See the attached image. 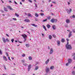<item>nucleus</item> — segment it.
Masks as SVG:
<instances>
[{
  "label": "nucleus",
  "mask_w": 75,
  "mask_h": 75,
  "mask_svg": "<svg viewBox=\"0 0 75 75\" xmlns=\"http://www.w3.org/2000/svg\"><path fill=\"white\" fill-rule=\"evenodd\" d=\"M66 48L67 50H70L72 49L71 45L69 44V42H67L66 45Z\"/></svg>",
  "instance_id": "obj_1"
},
{
  "label": "nucleus",
  "mask_w": 75,
  "mask_h": 75,
  "mask_svg": "<svg viewBox=\"0 0 75 75\" xmlns=\"http://www.w3.org/2000/svg\"><path fill=\"white\" fill-rule=\"evenodd\" d=\"M51 22L52 23H57V20L56 19H52L51 20Z\"/></svg>",
  "instance_id": "obj_2"
},
{
  "label": "nucleus",
  "mask_w": 75,
  "mask_h": 75,
  "mask_svg": "<svg viewBox=\"0 0 75 75\" xmlns=\"http://www.w3.org/2000/svg\"><path fill=\"white\" fill-rule=\"evenodd\" d=\"M21 36L23 37V38L24 39L25 41L24 42H25L26 41V38L27 37V36L25 34L22 35Z\"/></svg>",
  "instance_id": "obj_3"
},
{
  "label": "nucleus",
  "mask_w": 75,
  "mask_h": 75,
  "mask_svg": "<svg viewBox=\"0 0 75 75\" xmlns=\"http://www.w3.org/2000/svg\"><path fill=\"white\" fill-rule=\"evenodd\" d=\"M54 52V49L52 48H51L50 50V54H53V52Z\"/></svg>",
  "instance_id": "obj_4"
},
{
  "label": "nucleus",
  "mask_w": 75,
  "mask_h": 75,
  "mask_svg": "<svg viewBox=\"0 0 75 75\" xmlns=\"http://www.w3.org/2000/svg\"><path fill=\"white\" fill-rule=\"evenodd\" d=\"M66 11L68 14H70V13H71V12L72 11V9H69V10L68 9H67L66 10Z\"/></svg>",
  "instance_id": "obj_5"
},
{
  "label": "nucleus",
  "mask_w": 75,
  "mask_h": 75,
  "mask_svg": "<svg viewBox=\"0 0 75 75\" xmlns=\"http://www.w3.org/2000/svg\"><path fill=\"white\" fill-rule=\"evenodd\" d=\"M31 68V65L29 64L28 68V71H30V69Z\"/></svg>",
  "instance_id": "obj_6"
},
{
  "label": "nucleus",
  "mask_w": 75,
  "mask_h": 75,
  "mask_svg": "<svg viewBox=\"0 0 75 75\" xmlns=\"http://www.w3.org/2000/svg\"><path fill=\"white\" fill-rule=\"evenodd\" d=\"M57 45L58 46H59V45H60V44H61L60 41L59 40H57Z\"/></svg>",
  "instance_id": "obj_7"
},
{
  "label": "nucleus",
  "mask_w": 75,
  "mask_h": 75,
  "mask_svg": "<svg viewBox=\"0 0 75 75\" xmlns=\"http://www.w3.org/2000/svg\"><path fill=\"white\" fill-rule=\"evenodd\" d=\"M50 68L48 67L46 69V72L48 73V72H49V71H50Z\"/></svg>",
  "instance_id": "obj_8"
},
{
  "label": "nucleus",
  "mask_w": 75,
  "mask_h": 75,
  "mask_svg": "<svg viewBox=\"0 0 75 75\" xmlns=\"http://www.w3.org/2000/svg\"><path fill=\"white\" fill-rule=\"evenodd\" d=\"M7 7H8V8H9V9H10V10H13V8H11V7L10 6H7Z\"/></svg>",
  "instance_id": "obj_9"
},
{
  "label": "nucleus",
  "mask_w": 75,
  "mask_h": 75,
  "mask_svg": "<svg viewBox=\"0 0 75 75\" xmlns=\"http://www.w3.org/2000/svg\"><path fill=\"white\" fill-rule=\"evenodd\" d=\"M49 61H50V59H47L45 62L46 65H47V64H48Z\"/></svg>",
  "instance_id": "obj_10"
},
{
  "label": "nucleus",
  "mask_w": 75,
  "mask_h": 75,
  "mask_svg": "<svg viewBox=\"0 0 75 75\" xmlns=\"http://www.w3.org/2000/svg\"><path fill=\"white\" fill-rule=\"evenodd\" d=\"M72 62V60L70 59H68V63L69 64H71Z\"/></svg>",
  "instance_id": "obj_11"
},
{
  "label": "nucleus",
  "mask_w": 75,
  "mask_h": 75,
  "mask_svg": "<svg viewBox=\"0 0 75 75\" xmlns=\"http://www.w3.org/2000/svg\"><path fill=\"white\" fill-rule=\"evenodd\" d=\"M72 36V31L70 32V33L69 34V38H70Z\"/></svg>",
  "instance_id": "obj_12"
},
{
  "label": "nucleus",
  "mask_w": 75,
  "mask_h": 75,
  "mask_svg": "<svg viewBox=\"0 0 75 75\" xmlns=\"http://www.w3.org/2000/svg\"><path fill=\"white\" fill-rule=\"evenodd\" d=\"M2 40L4 43H6V39H5V38H2Z\"/></svg>",
  "instance_id": "obj_13"
},
{
  "label": "nucleus",
  "mask_w": 75,
  "mask_h": 75,
  "mask_svg": "<svg viewBox=\"0 0 75 75\" xmlns=\"http://www.w3.org/2000/svg\"><path fill=\"white\" fill-rule=\"evenodd\" d=\"M3 58L5 61H7V59L6 57L5 56H3Z\"/></svg>",
  "instance_id": "obj_14"
},
{
  "label": "nucleus",
  "mask_w": 75,
  "mask_h": 75,
  "mask_svg": "<svg viewBox=\"0 0 75 75\" xmlns=\"http://www.w3.org/2000/svg\"><path fill=\"white\" fill-rule=\"evenodd\" d=\"M52 28L53 30H56V26L55 25H53L52 26Z\"/></svg>",
  "instance_id": "obj_15"
},
{
  "label": "nucleus",
  "mask_w": 75,
  "mask_h": 75,
  "mask_svg": "<svg viewBox=\"0 0 75 75\" xmlns=\"http://www.w3.org/2000/svg\"><path fill=\"white\" fill-rule=\"evenodd\" d=\"M61 41L62 42H65V39L64 38H62L61 39Z\"/></svg>",
  "instance_id": "obj_16"
},
{
  "label": "nucleus",
  "mask_w": 75,
  "mask_h": 75,
  "mask_svg": "<svg viewBox=\"0 0 75 75\" xmlns=\"http://www.w3.org/2000/svg\"><path fill=\"white\" fill-rule=\"evenodd\" d=\"M25 22H27V23H29L30 22V21L28 19H26L25 20Z\"/></svg>",
  "instance_id": "obj_17"
},
{
  "label": "nucleus",
  "mask_w": 75,
  "mask_h": 75,
  "mask_svg": "<svg viewBox=\"0 0 75 75\" xmlns=\"http://www.w3.org/2000/svg\"><path fill=\"white\" fill-rule=\"evenodd\" d=\"M54 68V66H52L50 67V69H53Z\"/></svg>",
  "instance_id": "obj_18"
},
{
  "label": "nucleus",
  "mask_w": 75,
  "mask_h": 75,
  "mask_svg": "<svg viewBox=\"0 0 75 75\" xmlns=\"http://www.w3.org/2000/svg\"><path fill=\"white\" fill-rule=\"evenodd\" d=\"M66 22L67 23H69V22H70V21H69V19H67L66 20Z\"/></svg>",
  "instance_id": "obj_19"
},
{
  "label": "nucleus",
  "mask_w": 75,
  "mask_h": 75,
  "mask_svg": "<svg viewBox=\"0 0 75 75\" xmlns=\"http://www.w3.org/2000/svg\"><path fill=\"white\" fill-rule=\"evenodd\" d=\"M49 38L50 40H51V39H52V35H49Z\"/></svg>",
  "instance_id": "obj_20"
},
{
  "label": "nucleus",
  "mask_w": 75,
  "mask_h": 75,
  "mask_svg": "<svg viewBox=\"0 0 75 75\" xmlns=\"http://www.w3.org/2000/svg\"><path fill=\"white\" fill-rule=\"evenodd\" d=\"M47 27L48 28H50V27H51V25L48 24L47 25Z\"/></svg>",
  "instance_id": "obj_21"
},
{
  "label": "nucleus",
  "mask_w": 75,
  "mask_h": 75,
  "mask_svg": "<svg viewBox=\"0 0 75 75\" xmlns=\"http://www.w3.org/2000/svg\"><path fill=\"white\" fill-rule=\"evenodd\" d=\"M31 25H33V26H34V27H37V25H35V24H31Z\"/></svg>",
  "instance_id": "obj_22"
},
{
  "label": "nucleus",
  "mask_w": 75,
  "mask_h": 75,
  "mask_svg": "<svg viewBox=\"0 0 75 75\" xmlns=\"http://www.w3.org/2000/svg\"><path fill=\"white\" fill-rule=\"evenodd\" d=\"M28 17H32V16H31V15L30 13H28Z\"/></svg>",
  "instance_id": "obj_23"
},
{
  "label": "nucleus",
  "mask_w": 75,
  "mask_h": 75,
  "mask_svg": "<svg viewBox=\"0 0 75 75\" xmlns=\"http://www.w3.org/2000/svg\"><path fill=\"white\" fill-rule=\"evenodd\" d=\"M30 45L28 44H26V47H30Z\"/></svg>",
  "instance_id": "obj_24"
},
{
  "label": "nucleus",
  "mask_w": 75,
  "mask_h": 75,
  "mask_svg": "<svg viewBox=\"0 0 75 75\" xmlns=\"http://www.w3.org/2000/svg\"><path fill=\"white\" fill-rule=\"evenodd\" d=\"M73 75H75V71H73L71 72Z\"/></svg>",
  "instance_id": "obj_25"
},
{
  "label": "nucleus",
  "mask_w": 75,
  "mask_h": 75,
  "mask_svg": "<svg viewBox=\"0 0 75 75\" xmlns=\"http://www.w3.org/2000/svg\"><path fill=\"white\" fill-rule=\"evenodd\" d=\"M4 10L5 11H8L7 9L5 7L4 8Z\"/></svg>",
  "instance_id": "obj_26"
},
{
  "label": "nucleus",
  "mask_w": 75,
  "mask_h": 75,
  "mask_svg": "<svg viewBox=\"0 0 75 75\" xmlns=\"http://www.w3.org/2000/svg\"><path fill=\"white\" fill-rule=\"evenodd\" d=\"M43 28L45 29V31H47V29H46V28L45 27V26L44 25H43Z\"/></svg>",
  "instance_id": "obj_27"
},
{
  "label": "nucleus",
  "mask_w": 75,
  "mask_h": 75,
  "mask_svg": "<svg viewBox=\"0 0 75 75\" xmlns=\"http://www.w3.org/2000/svg\"><path fill=\"white\" fill-rule=\"evenodd\" d=\"M35 17H38V15L36 13H35Z\"/></svg>",
  "instance_id": "obj_28"
},
{
  "label": "nucleus",
  "mask_w": 75,
  "mask_h": 75,
  "mask_svg": "<svg viewBox=\"0 0 75 75\" xmlns=\"http://www.w3.org/2000/svg\"><path fill=\"white\" fill-rule=\"evenodd\" d=\"M71 55L72 57L75 55V53H73L71 54Z\"/></svg>",
  "instance_id": "obj_29"
},
{
  "label": "nucleus",
  "mask_w": 75,
  "mask_h": 75,
  "mask_svg": "<svg viewBox=\"0 0 75 75\" xmlns=\"http://www.w3.org/2000/svg\"><path fill=\"white\" fill-rule=\"evenodd\" d=\"M29 60H32V57L31 56L29 57Z\"/></svg>",
  "instance_id": "obj_30"
},
{
  "label": "nucleus",
  "mask_w": 75,
  "mask_h": 75,
  "mask_svg": "<svg viewBox=\"0 0 75 75\" xmlns=\"http://www.w3.org/2000/svg\"><path fill=\"white\" fill-rule=\"evenodd\" d=\"M22 57H25V54H23L22 55Z\"/></svg>",
  "instance_id": "obj_31"
},
{
  "label": "nucleus",
  "mask_w": 75,
  "mask_h": 75,
  "mask_svg": "<svg viewBox=\"0 0 75 75\" xmlns=\"http://www.w3.org/2000/svg\"><path fill=\"white\" fill-rule=\"evenodd\" d=\"M38 69V66H36L35 68V70H37Z\"/></svg>",
  "instance_id": "obj_32"
},
{
  "label": "nucleus",
  "mask_w": 75,
  "mask_h": 75,
  "mask_svg": "<svg viewBox=\"0 0 75 75\" xmlns=\"http://www.w3.org/2000/svg\"><path fill=\"white\" fill-rule=\"evenodd\" d=\"M47 21V19H46L45 20H44L42 21V22H45V21Z\"/></svg>",
  "instance_id": "obj_33"
},
{
  "label": "nucleus",
  "mask_w": 75,
  "mask_h": 75,
  "mask_svg": "<svg viewBox=\"0 0 75 75\" xmlns=\"http://www.w3.org/2000/svg\"><path fill=\"white\" fill-rule=\"evenodd\" d=\"M47 18L48 19V20H50V19H51V17L50 16L47 17Z\"/></svg>",
  "instance_id": "obj_34"
},
{
  "label": "nucleus",
  "mask_w": 75,
  "mask_h": 75,
  "mask_svg": "<svg viewBox=\"0 0 75 75\" xmlns=\"http://www.w3.org/2000/svg\"><path fill=\"white\" fill-rule=\"evenodd\" d=\"M15 15L16 16V17H18L19 16V15L16 13H15Z\"/></svg>",
  "instance_id": "obj_35"
},
{
  "label": "nucleus",
  "mask_w": 75,
  "mask_h": 75,
  "mask_svg": "<svg viewBox=\"0 0 75 75\" xmlns=\"http://www.w3.org/2000/svg\"><path fill=\"white\" fill-rule=\"evenodd\" d=\"M40 15L41 16H44V13H41Z\"/></svg>",
  "instance_id": "obj_36"
},
{
  "label": "nucleus",
  "mask_w": 75,
  "mask_h": 75,
  "mask_svg": "<svg viewBox=\"0 0 75 75\" xmlns=\"http://www.w3.org/2000/svg\"><path fill=\"white\" fill-rule=\"evenodd\" d=\"M21 61L22 63H24V62H25V61L24 60H22Z\"/></svg>",
  "instance_id": "obj_37"
},
{
  "label": "nucleus",
  "mask_w": 75,
  "mask_h": 75,
  "mask_svg": "<svg viewBox=\"0 0 75 75\" xmlns=\"http://www.w3.org/2000/svg\"><path fill=\"white\" fill-rule=\"evenodd\" d=\"M0 54L2 55V52H1V50L0 49Z\"/></svg>",
  "instance_id": "obj_38"
},
{
  "label": "nucleus",
  "mask_w": 75,
  "mask_h": 75,
  "mask_svg": "<svg viewBox=\"0 0 75 75\" xmlns=\"http://www.w3.org/2000/svg\"><path fill=\"white\" fill-rule=\"evenodd\" d=\"M27 65H28V64H23V65L24 66H27Z\"/></svg>",
  "instance_id": "obj_39"
},
{
  "label": "nucleus",
  "mask_w": 75,
  "mask_h": 75,
  "mask_svg": "<svg viewBox=\"0 0 75 75\" xmlns=\"http://www.w3.org/2000/svg\"><path fill=\"white\" fill-rule=\"evenodd\" d=\"M11 41L12 42H14V39H12L11 40Z\"/></svg>",
  "instance_id": "obj_40"
},
{
  "label": "nucleus",
  "mask_w": 75,
  "mask_h": 75,
  "mask_svg": "<svg viewBox=\"0 0 75 75\" xmlns=\"http://www.w3.org/2000/svg\"><path fill=\"white\" fill-rule=\"evenodd\" d=\"M6 40L7 42H9L10 41H9V40L8 39H6Z\"/></svg>",
  "instance_id": "obj_41"
},
{
  "label": "nucleus",
  "mask_w": 75,
  "mask_h": 75,
  "mask_svg": "<svg viewBox=\"0 0 75 75\" xmlns=\"http://www.w3.org/2000/svg\"><path fill=\"white\" fill-rule=\"evenodd\" d=\"M53 37H54V38H55L56 37V36L55 35H53Z\"/></svg>",
  "instance_id": "obj_42"
},
{
  "label": "nucleus",
  "mask_w": 75,
  "mask_h": 75,
  "mask_svg": "<svg viewBox=\"0 0 75 75\" xmlns=\"http://www.w3.org/2000/svg\"><path fill=\"white\" fill-rule=\"evenodd\" d=\"M28 1L30 2V3H32L33 2V1H32L30 0H28Z\"/></svg>",
  "instance_id": "obj_43"
},
{
  "label": "nucleus",
  "mask_w": 75,
  "mask_h": 75,
  "mask_svg": "<svg viewBox=\"0 0 75 75\" xmlns=\"http://www.w3.org/2000/svg\"><path fill=\"white\" fill-rule=\"evenodd\" d=\"M13 20H15V21H16V20H17V19H16V18H13Z\"/></svg>",
  "instance_id": "obj_44"
},
{
  "label": "nucleus",
  "mask_w": 75,
  "mask_h": 75,
  "mask_svg": "<svg viewBox=\"0 0 75 75\" xmlns=\"http://www.w3.org/2000/svg\"><path fill=\"white\" fill-rule=\"evenodd\" d=\"M72 17L73 18H75V15H74L73 16H72Z\"/></svg>",
  "instance_id": "obj_45"
},
{
  "label": "nucleus",
  "mask_w": 75,
  "mask_h": 75,
  "mask_svg": "<svg viewBox=\"0 0 75 75\" xmlns=\"http://www.w3.org/2000/svg\"><path fill=\"white\" fill-rule=\"evenodd\" d=\"M66 40H67V42H69L68 41H69V39H67Z\"/></svg>",
  "instance_id": "obj_46"
},
{
  "label": "nucleus",
  "mask_w": 75,
  "mask_h": 75,
  "mask_svg": "<svg viewBox=\"0 0 75 75\" xmlns=\"http://www.w3.org/2000/svg\"><path fill=\"white\" fill-rule=\"evenodd\" d=\"M69 65V63H67L66 64V66H68Z\"/></svg>",
  "instance_id": "obj_47"
},
{
  "label": "nucleus",
  "mask_w": 75,
  "mask_h": 75,
  "mask_svg": "<svg viewBox=\"0 0 75 75\" xmlns=\"http://www.w3.org/2000/svg\"><path fill=\"white\" fill-rule=\"evenodd\" d=\"M35 21H38V19H37V18H35Z\"/></svg>",
  "instance_id": "obj_48"
},
{
  "label": "nucleus",
  "mask_w": 75,
  "mask_h": 75,
  "mask_svg": "<svg viewBox=\"0 0 75 75\" xmlns=\"http://www.w3.org/2000/svg\"><path fill=\"white\" fill-rule=\"evenodd\" d=\"M73 32L74 33H75V30H73Z\"/></svg>",
  "instance_id": "obj_49"
},
{
  "label": "nucleus",
  "mask_w": 75,
  "mask_h": 75,
  "mask_svg": "<svg viewBox=\"0 0 75 75\" xmlns=\"http://www.w3.org/2000/svg\"><path fill=\"white\" fill-rule=\"evenodd\" d=\"M6 55L7 57H8V53H6Z\"/></svg>",
  "instance_id": "obj_50"
},
{
  "label": "nucleus",
  "mask_w": 75,
  "mask_h": 75,
  "mask_svg": "<svg viewBox=\"0 0 75 75\" xmlns=\"http://www.w3.org/2000/svg\"><path fill=\"white\" fill-rule=\"evenodd\" d=\"M73 59H74V60H75V56L73 57Z\"/></svg>",
  "instance_id": "obj_51"
},
{
  "label": "nucleus",
  "mask_w": 75,
  "mask_h": 75,
  "mask_svg": "<svg viewBox=\"0 0 75 75\" xmlns=\"http://www.w3.org/2000/svg\"><path fill=\"white\" fill-rule=\"evenodd\" d=\"M6 35L7 36V37H9V35L8 34H6Z\"/></svg>",
  "instance_id": "obj_52"
},
{
  "label": "nucleus",
  "mask_w": 75,
  "mask_h": 75,
  "mask_svg": "<svg viewBox=\"0 0 75 75\" xmlns=\"http://www.w3.org/2000/svg\"><path fill=\"white\" fill-rule=\"evenodd\" d=\"M14 2L15 4H17V2H16L15 1Z\"/></svg>",
  "instance_id": "obj_53"
},
{
  "label": "nucleus",
  "mask_w": 75,
  "mask_h": 75,
  "mask_svg": "<svg viewBox=\"0 0 75 75\" xmlns=\"http://www.w3.org/2000/svg\"><path fill=\"white\" fill-rule=\"evenodd\" d=\"M1 11L2 12V13H4V11H3V10H1Z\"/></svg>",
  "instance_id": "obj_54"
},
{
  "label": "nucleus",
  "mask_w": 75,
  "mask_h": 75,
  "mask_svg": "<svg viewBox=\"0 0 75 75\" xmlns=\"http://www.w3.org/2000/svg\"><path fill=\"white\" fill-rule=\"evenodd\" d=\"M35 6L36 7H37V4H35Z\"/></svg>",
  "instance_id": "obj_55"
},
{
  "label": "nucleus",
  "mask_w": 75,
  "mask_h": 75,
  "mask_svg": "<svg viewBox=\"0 0 75 75\" xmlns=\"http://www.w3.org/2000/svg\"><path fill=\"white\" fill-rule=\"evenodd\" d=\"M48 49L49 50H50V47H49V46H48Z\"/></svg>",
  "instance_id": "obj_56"
},
{
  "label": "nucleus",
  "mask_w": 75,
  "mask_h": 75,
  "mask_svg": "<svg viewBox=\"0 0 75 75\" xmlns=\"http://www.w3.org/2000/svg\"><path fill=\"white\" fill-rule=\"evenodd\" d=\"M41 11L42 12V13L44 12V11H43V10H41Z\"/></svg>",
  "instance_id": "obj_57"
},
{
  "label": "nucleus",
  "mask_w": 75,
  "mask_h": 75,
  "mask_svg": "<svg viewBox=\"0 0 75 75\" xmlns=\"http://www.w3.org/2000/svg\"><path fill=\"white\" fill-rule=\"evenodd\" d=\"M52 3H54L55 4V3H56L55 1H53V2H52Z\"/></svg>",
  "instance_id": "obj_58"
},
{
  "label": "nucleus",
  "mask_w": 75,
  "mask_h": 75,
  "mask_svg": "<svg viewBox=\"0 0 75 75\" xmlns=\"http://www.w3.org/2000/svg\"><path fill=\"white\" fill-rule=\"evenodd\" d=\"M22 1H23V2H24V1H25V0H22Z\"/></svg>",
  "instance_id": "obj_59"
},
{
  "label": "nucleus",
  "mask_w": 75,
  "mask_h": 75,
  "mask_svg": "<svg viewBox=\"0 0 75 75\" xmlns=\"http://www.w3.org/2000/svg\"><path fill=\"white\" fill-rule=\"evenodd\" d=\"M4 68L5 69H6V67L4 66Z\"/></svg>",
  "instance_id": "obj_60"
},
{
  "label": "nucleus",
  "mask_w": 75,
  "mask_h": 75,
  "mask_svg": "<svg viewBox=\"0 0 75 75\" xmlns=\"http://www.w3.org/2000/svg\"><path fill=\"white\" fill-rule=\"evenodd\" d=\"M67 31L68 32H70V30H67Z\"/></svg>",
  "instance_id": "obj_61"
},
{
  "label": "nucleus",
  "mask_w": 75,
  "mask_h": 75,
  "mask_svg": "<svg viewBox=\"0 0 75 75\" xmlns=\"http://www.w3.org/2000/svg\"><path fill=\"white\" fill-rule=\"evenodd\" d=\"M8 59H9V60H10V57H8Z\"/></svg>",
  "instance_id": "obj_62"
},
{
  "label": "nucleus",
  "mask_w": 75,
  "mask_h": 75,
  "mask_svg": "<svg viewBox=\"0 0 75 75\" xmlns=\"http://www.w3.org/2000/svg\"><path fill=\"white\" fill-rule=\"evenodd\" d=\"M21 28H24V27H21Z\"/></svg>",
  "instance_id": "obj_63"
},
{
  "label": "nucleus",
  "mask_w": 75,
  "mask_h": 75,
  "mask_svg": "<svg viewBox=\"0 0 75 75\" xmlns=\"http://www.w3.org/2000/svg\"><path fill=\"white\" fill-rule=\"evenodd\" d=\"M42 36H44V34H43V33H42Z\"/></svg>",
  "instance_id": "obj_64"
}]
</instances>
